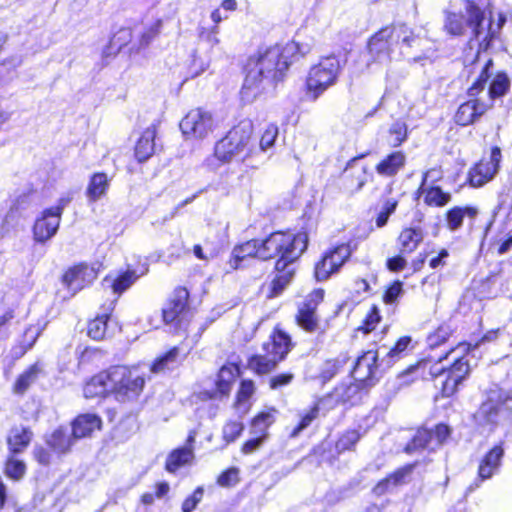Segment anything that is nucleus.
I'll return each instance as SVG.
<instances>
[{"instance_id": "b1692460", "label": "nucleus", "mask_w": 512, "mask_h": 512, "mask_svg": "<svg viewBox=\"0 0 512 512\" xmlns=\"http://www.w3.org/2000/svg\"><path fill=\"white\" fill-rule=\"evenodd\" d=\"M33 432L30 428L19 425L10 429L7 436V444L12 454L23 452L30 444Z\"/></svg>"}, {"instance_id": "a878e982", "label": "nucleus", "mask_w": 512, "mask_h": 512, "mask_svg": "<svg viewBox=\"0 0 512 512\" xmlns=\"http://www.w3.org/2000/svg\"><path fill=\"white\" fill-rule=\"evenodd\" d=\"M156 126L147 127L135 146V156L139 162H145L155 152Z\"/></svg>"}, {"instance_id": "052dcab7", "label": "nucleus", "mask_w": 512, "mask_h": 512, "mask_svg": "<svg viewBox=\"0 0 512 512\" xmlns=\"http://www.w3.org/2000/svg\"><path fill=\"white\" fill-rule=\"evenodd\" d=\"M203 494L204 490L202 487L196 488V490L182 503V512H192L202 500Z\"/></svg>"}, {"instance_id": "e2e57ef3", "label": "nucleus", "mask_w": 512, "mask_h": 512, "mask_svg": "<svg viewBox=\"0 0 512 512\" xmlns=\"http://www.w3.org/2000/svg\"><path fill=\"white\" fill-rule=\"evenodd\" d=\"M274 412L275 410L260 413L258 416L254 418L252 423L253 427L255 429H259L260 431L266 430L267 427L271 425L275 420Z\"/></svg>"}, {"instance_id": "c03bdc74", "label": "nucleus", "mask_w": 512, "mask_h": 512, "mask_svg": "<svg viewBox=\"0 0 512 512\" xmlns=\"http://www.w3.org/2000/svg\"><path fill=\"white\" fill-rule=\"evenodd\" d=\"M425 192V203L430 206L441 207L446 205L451 200V195L444 192L440 187L435 186L429 189L420 190Z\"/></svg>"}, {"instance_id": "6ab92c4d", "label": "nucleus", "mask_w": 512, "mask_h": 512, "mask_svg": "<svg viewBox=\"0 0 512 512\" xmlns=\"http://www.w3.org/2000/svg\"><path fill=\"white\" fill-rule=\"evenodd\" d=\"M493 104H487L479 99H470L462 103L455 114V122L461 126H468L484 115Z\"/></svg>"}, {"instance_id": "cd10ccee", "label": "nucleus", "mask_w": 512, "mask_h": 512, "mask_svg": "<svg viewBox=\"0 0 512 512\" xmlns=\"http://www.w3.org/2000/svg\"><path fill=\"white\" fill-rule=\"evenodd\" d=\"M405 163V154L401 151H395L381 160L375 169L381 176L394 177L404 167Z\"/></svg>"}, {"instance_id": "4c0bfd02", "label": "nucleus", "mask_w": 512, "mask_h": 512, "mask_svg": "<svg viewBox=\"0 0 512 512\" xmlns=\"http://www.w3.org/2000/svg\"><path fill=\"white\" fill-rule=\"evenodd\" d=\"M434 434L427 429L418 430L411 441L407 443L405 452L411 454L421 449H435L434 445Z\"/></svg>"}, {"instance_id": "423d86ee", "label": "nucleus", "mask_w": 512, "mask_h": 512, "mask_svg": "<svg viewBox=\"0 0 512 512\" xmlns=\"http://www.w3.org/2000/svg\"><path fill=\"white\" fill-rule=\"evenodd\" d=\"M253 126L243 121L234 126L225 137L217 142L214 149L215 157L222 163L234 160L243 161L250 152L249 142Z\"/></svg>"}, {"instance_id": "7c9ffc66", "label": "nucleus", "mask_w": 512, "mask_h": 512, "mask_svg": "<svg viewBox=\"0 0 512 512\" xmlns=\"http://www.w3.org/2000/svg\"><path fill=\"white\" fill-rule=\"evenodd\" d=\"M218 34L219 26H213L211 28L200 27L198 31L199 42L195 52L209 55L212 50L220 43Z\"/></svg>"}, {"instance_id": "3c124183", "label": "nucleus", "mask_w": 512, "mask_h": 512, "mask_svg": "<svg viewBox=\"0 0 512 512\" xmlns=\"http://www.w3.org/2000/svg\"><path fill=\"white\" fill-rule=\"evenodd\" d=\"M407 138V125L405 122L396 121L389 128V144L392 147L400 146Z\"/></svg>"}, {"instance_id": "37998d69", "label": "nucleus", "mask_w": 512, "mask_h": 512, "mask_svg": "<svg viewBox=\"0 0 512 512\" xmlns=\"http://www.w3.org/2000/svg\"><path fill=\"white\" fill-rule=\"evenodd\" d=\"M350 255V246L347 244H342L325 253L324 257H329V265L333 267L337 272L343 263L350 257Z\"/></svg>"}, {"instance_id": "79ce46f5", "label": "nucleus", "mask_w": 512, "mask_h": 512, "mask_svg": "<svg viewBox=\"0 0 512 512\" xmlns=\"http://www.w3.org/2000/svg\"><path fill=\"white\" fill-rule=\"evenodd\" d=\"M492 67L493 61L492 59H489L483 66L478 78L468 88L467 94L469 97H476L485 89L487 81L492 75V72L490 71Z\"/></svg>"}, {"instance_id": "e433bc0d", "label": "nucleus", "mask_w": 512, "mask_h": 512, "mask_svg": "<svg viewBox=\"0 0 512 512\" xmlns=\"http://www.w3.org/2000/svg\"><path fill=\"white\" fill-rule=\"evenodd\" d=\"M30 205L31 201L29 195H19L12 201L9 210L3 219V223L9 225L16 222L20 217L24 215Z\"/></svg>"}, {"instance_id": "ddd939ff", "label": "nucleus", "mask_w": 512, "mask_h": 512, "mask_svg": "<svg viewBox=\"0 0 512 512\" xmlns=\"http://www.w3.org/2000/svg\"><path fill=\"white\" fill-rule=\"evenodd\" d=\"M378 355V351L369 350L357 358L351 372L356 382L373 385L381 377Z\"/></svg>"}, {"instance_id": "7ed1b4c3", "label": "nucleus", "mask_w": 512, "mask_h": 512, "mask_svg": "<svg viewBox=\"0 0 512 512\" xmlns=\"http://www.w3.org/2000/svg\"><path fill=\"white\" fill-rule=\"evenodd\" d=\"M484 400L474 414L479 427L494 431L512 421V375L499 383H491L484 391Z\"/></svg>"}, {"instance_id": "9b49d317", "label": "nucleus", "mask_w": 512, "mask_h": 512, "mask_svg": "<svg viewBox=\"0 0 512 512\" xmlns=\"http://www.w3.org/2000/svg\"><path fill=\"white\" fill-rule=\"evenodd\" d=\"M214 127V120L210 112L202 109H194L180 122L182 133L190 138H205Z\"/></svg>"}, {"instance_id": "0e129e2a", "label": "nucleus", "mask_w": 512, "mask_h": 512, "mask_svg": "<svg viewBox=\"0 0 512 512\" xmlns=\"http://www.w3.org/2000/svg\"><path fill=\"white\" fill-rule=\"evenodd\" d=\"M238 482V469L230 468L223 473H221L218 477L217 483L220 486L228 487L236 484Z\"/></svg>"}, {"instance_id": "774afa93", "label": "nucleus", "mask_w": 512, "mask_h": 512, "mask_svg": "<svg viewBox=\"0 0 512 512\" xmlns=\"http://www.w3.org/2000/svg\"><path fill=\"white\" fill-rule=\"evenodd\" d=\"M430 431L434 434V447L442 445L450 435V429L445 424H438Z\"/></svg>"}, {"instance_id": "ea45409f", "label": "nucleus", "mask_w": 512, "mask_h": 512, "mask_svg": "<svg viewBox=\"0 0 512 512\" xmlns=\"http://www.w3.org/2000/svg\"><path fill=\"white\" fill-rule=\"evenodd\" d=\"M109 187L108 177L105 173H95L87 187V196L91 201L99 200L105 195Z\"/></svg>"}, {"instance_id": "4be33fe9", "label": "nucleus", "mask_w": 512, "mask_h": 512, "mask_svg": "<svg viewBox=\"0 0 512 512\" xmlns=\"http://www.w3.org/2000/svg\"><path fill=\"white\" fill-rule=\"evenodd\" d=\"M362 383H341L333 391V397L337 402L354 406L361 402L363 396Z\"/></svg>"}, {"instance_id": "c9c22d12", "label": "nucleus", "mask_w": 512, "mask_h": 512, "mask_svg": "<svg viewBox=\"0 0 512 512\" xmlns=\"http://www.w3.org/2000/svg\"><path fill=\"white\" fill-rule=\"evenodd\" d=\"M477 209L474 207H453L447 211L446 221L447 226L451 231L458 230L463 223V219L465 216L470 218H474L477 215Z\"/></svg>"}, {"instance_id": "a18cd8bd", "label": "nucleus", "mask_w": 512, "mask_h": 512, "mask_svg": "<svg viewBox=\"0 0 512 512\" xmlns=\"http://www.w3.org/2000/svg\"><path fill=\"white\" fill-rule=\"evenodd\" d=\"M347 361L348 358L345 355L326 361L321 370V379L324 382L331 380L347 364Z\"/></svg>"}, {"instance_id": "72a5a7b5", "label": "nucleus", "mask_w": 512, "mask_h": 512, "mask_svg": "<svg viewBox=\"0 0 512 512\" xmlns=\"http://www.w3.org/2000/svg\"><path fill=\"white\" fill-rule=\"evenodd\" d=\"M314 303H303L296 315L297 324L307 332H315L318 327V319L315 315Z\"/></svg>"}, {"instance_id": "bf43d9fd", "label": "nucleus", "mask_w": 512, "mask_h": 512, "mask_svg": "<svg viewBox=\"0 0 512 512\" xmlns=\"http://www.w3.org/2000/svg\"><path fill=\"white\" fill-rule=\"evenodd\" d=\"M277 136L278 127L274 124L268 125L260 139V149L262 151H267L270 149L273 146Z\"/></svg>"}, {"instance_id": "09e8293b", "label": "nucleus", "mask_w": 512, "mask_h": 512, "mask_svg": "<svg viewBox=\"0 0 512 512\" xmlns=\"http://www.w3.org/2000/svg\"><path fill=\"white\" fill-rule=\"evenodd\" d=\"M162 26V20L156 19L151 24L144 27L143 31L139 35L137 49L147 47L151 41L159 34Z\"/></svg>"}, {"instance_id": "f704fd0d", "label": "nucleus", "mask_w": 512, "mask_h": 512, "mask_svg": "<svg viewBox=\"0 0 512 512\" xmlns=\"http://www.w3.org/2000/svg\"><path fill=\"white\" fill-rule=\"evenodd\" d=\"M424 233L421 228H406L398 237L402 253L413 252L423 241Z\"/></svg>"}, {"instance_id": "5fc2aeb1", "label": "nucleus", "mask_w": 512, "mask_h": 512, "mask_svg": "<svg viewBox=\"0 0 512 512\" xmlns=\"http://www.w3.org/2000/svg\"><path fill=\"white\" fill-rule=\"evenodd\" d=\"M412 339L408 336L401 337L393 348H391L387 354L386 357L388 359V364H392L396 360L400 359L405 351L408 349V346L410 345Z\"/></svg>"}, {"instance_id": "c85d7f7f", "label": "nucleus", "mask_w": 512, "mask_h": 512, "mask_svg": "<svg viewBox=\"0 0 512 512\" xmlns=\"http://www.w3.org/2000/svg\"><path fill=\"white\" fill-rule=\"evenodd\" d=\"M101 419L95 414H83L72 423L73 438L80 439L89 436L94 430L100 429Z\"/></svg>"}, {"instance_id": "4d7b16f0", "label": "nucleus", "mask_w": 512, "mask_h": 512, "mask_svg": "<svg viewBox=\"0 0 512 512\" xmlns=\"http://www.w3.org/2000/svg\"><path fill=\"white\" fill-rule=\"evenodd\" d=\"M319 406L314 405L308 412L301 416L299 424L291 432V437L298 436L304 429H306L319 415Z\"/></svg>"}, {"instance_id": "f03ea898", "label": "nucleus", "mask_w": 512, "mask_h": 512, "mask_svg": "<svg viewBox=\"0 0 512 512\" xmlns=\"http://www.w3.org/2000/svg\"><path fill=\"white\" fill-rule=\"evenodd\" d=\"M297 46L293 43L274 45L260 50L256 56L249 58L247 73L241 90L247 100L256 98L269 86L282 81L296 57Z\"/></svg>"}, {"instance_id": "de8ad7c7", "label": "nucleus", "mask_w": 512, "mask_h": 512, "mask_svg": "<svg viewBox=\"0 0 512 512\" xmlns=\"http://www.w3.org/2000/svg\"><path fill=\"white\" fill-rule=\"evenodd\" d=\"M178 356L179 349L174 347L153 364L152 371L158 373L173 369L178 363Z\"/></svg>"}, {"instance_id": "8fccbe9b", "label": "nucleus", "mask_w": 512, "mask_h": 512, "mask_svg": "<svg viewBox=\"0 0 512 512\" xmlns=\"http://www.w3.org/2000/svg\"><path fill=\"white\" fill-rule=\"evenodd\" d=\"M361 434L357 430H348L344 432L336 442L335 448L338 453L352 450L360 440Z\"/></svg>"}, {"instance_id": "2eb2a0df", "label": "nucleus", "mask_w": 512, "mask_h": 512, "mask_svg": "<svg viewBox=\"0 0 512 512\" xmlns=\"http://www.w3.org/2000/svg\"><path fill=\"white\" fill-rule=\"evenodd\" d=\"M497 276L491 275L481 280L474 290L466 291L459 302V308L463 313L470 310H478L481 307L482 298H492L496 295L495 285Z\"/></svg>"}, {"instance_id": "473e14b6", "label": "nucleus", "mask_w": 512, "mask_h": 512, "mask_svg": "<svg viewBox=\"0 0 512 512\" xmlns=\"http://www.w3.org/2000/svg\"><path fill=\"white\" fill-rule=\"evenodd\" d=\"M46 444L57 454L67 453L73 445V439L67 430L60 427L46 436Z\"/></svg>"}, {"instance_id": "bb28decb", "label": "nucleus", "mask_w": 512, "mask_h": 512, "mask_svg": "<svg viewBox=\"0 0 512 512\" xmlns=\"http://www.w3.org/2000/svg\"><path fill=\"white\" fill-rule=\"evenodd\" d=\"M114 302L115 301H111L107 306H104L103 312L88 323L87 335L93 340L99 341L105 338L107 322L110 314L114 310Z\"/></svg>"}, {"instance_id": "393cba45", "label": "nucleus", "mask_w": 512, "mask_h": 512, "mask_svg": "<svg viewBox=\"0 0 512 512\" xmlns=\"http://www.w3.org/2000/svg\"><path fill=\"white\" fill-rule=\"evenodd\" d=\"M412 472V466H405L397 469L392 474L388 475L386 478L380 480L376 486L373 488V492L377 496H381L395 487L402 485L407 482L410 474Z\"/></svg>"}, {"instance_id": "1a4fd4ad", "label": "nucleus", "mask_w": 512, "mask_h": 512, "mask_svg": "<svg viewBox=\"0 0 512 512\" xmlns=\"http://www.w3.org/2000/svg\"><path fill=\"white\" fill-rule=\"evenodd\" d=\"M388 33L391 32L384 27L369 39L367 52L359 54L354 61L352 71L354 75L359 76L364 73L373 63L387 64L390 62L391 53L395 47Z\"/></svg>"}, {"instance_id": "69168bd1", "label": "nucleus", "mask_w": 512, "mask_h": 512, "mask_svg": "<svg viewBox=\"0 0 512 512\" xmlns=\"http://www.w3.org/2000/svg\"><path fill=\"white\" fill-rule=\"evenodd\" d=\"M14 316V310L11 308L0 314V340L9 336V323Z\"/></svg>"}, {"instance_id": "f3484780", "label": "nucleus", "mask_w": 512, "mask_h": 512, "mask_svg": "<svg viewBox=\"0 0 512 512\" xmlns=\"http://www.w3.org/2000/svg\"><path fill=\"white\" fill-rule=\"evenodd\" d=\"M503 456L504 448L502 443L495 445L485 454V456L480 461L476 479L467 488L468 493L476 490L483 481L490 479L495 473H497L500 468Z\"/></svg>"}, {"instance_id": "dca6fc26", "label": "nucleus", "mask_w": 512, "mask_h": 512, "mask_svg": "<svg viewBox=\"0 0 512 512\" xmlns=\"http://www.w3.org/2000/svg\"><path fill=\"white\" fill-rule=\"evenodd\" d=\"M503 456L504 448L502 443L495 445L485 454V456L480 461L476 479L467 488L468 493L476 490L483 481L490 479L495 473H497L500 468Z\"/></svg>"}, {"instance_id": "aec40b11", "label": "nucleus", "mask_w": 512, "mask_h": 512, "mask_svg": "<svg viewBox=\"0 0 512 512\" xmlns=\"http://www.w3.org/2000/svg\"><path fill=\"white\" fill-rule=\"evenodd\" d=\"M60 221V216L52 212L47 213V209H45L33 225V238L35 242L45 243L50 240L57 233Z\"/></svg>"}, {"instance_id": "4468645a", "label": "nucleus", "mask_w": 512, "mask_h": 512, "mask_svg": "<svg viewBox=\"0 0 512 512\" xmlns=\"http://www.w3.org/2000/svg\"><path fill=\"white\" fill-rule=\"evenodd\" d=\"M502 160L501 149L493 147L489 159L480 160L469 171V181L473 187H481L497 174Z\"/></svg>"}, {"instance_id": "2f4dec72", "label": "nucleus", "mask_w": 512, "mask_h": 512, "mask_svg": "<svg viewBox=\"0 0 512 512\" xmlns=\"http://www.w3.org/2000/svg\"><path fill=\"white\" fill-rule=\"evenodd\" d=\"M137 278L138 276L135 271L128 270L117 277L111 275L106 276L102 284L105 288H111L114 294L120 296L133 285Z\"/></svg>"}, {"instance_id": "603ef678", "label": "nucleus", "mask_w": 512, "mask_h": 512, "mask_svg": "<svg viewBox=\"0 0 512 512\" xmlns=\"http://www.w3.org/2000/svg\"><path fill=\"white\" fill-rule=\"evenodd\" d=\"M25 472L26 465L23 461L15 458L13 455L7 459L5 473L9 478L19 480L24 476Z\"/></svg>"}, {"instance_id": "a211bd4d", "label": "nucleus", "mask_w": 512, "mask_h": 512, "mask_svg": "<svg viewBox=\"0 0 512 512\" xmlns=\"http://www.w3.org/2000/svg\"><path fill=\"white\" fill-rule=\"evenodd\" d=\"M100 265L80 264L69 269L63 276L66 286L76 292L91 284L98 275Z\"/></svg>"}, {"instance_id": "6e6d98bb", "label": "nucleus", "mask_w": 512, "mask_h": 512, "mask_svg": "<svg viewBox=\"0 0 512 512\" xmlns=\"http://www.w3.org/2000/svg\"><path fill=\"white\" fill-rule=\"evenodd\" d=\"M244 430V425L239 421H229L223 427V439L226 444L234 442Z\"/></svg>"}, {"instance_id": "5701e85b", "label": "nucleus", "mask_w": 512, "mask_h": 512, "mask_svg": "<svg viewBox=\"0 0 512 512\" xmlns=\"http://www.w3.org/2000/svg\"><path fill=\"white\" fill-rule=\"evenodd\" d=\"M108 393H112L110 369L93 376L83 389L86 398L104 397Z\"/></svg>"}, {"instance_id": "a19ab883", "label": "nucleus", "mask_w": 512, "mask_h": 512, "mask_svg": "<svg viewBox=\"0 0 512 512\" xmlns=\"http://www.w3.org/2000/svg\"><path fill=\"white\" fill-rule=\"evenodd\" d=\"M38 364L31 365L27 370L20 374L14 383L13 391L16 394H24L28 388L37 380L40 374Z\"/></svg>"}, {"instance_id": "0eeeda50", "label": "nucleus", "mask_w": 512, "mask_h": 512, "mask_svg": "<svg viewBox=\"0 0 512 512\" xmlns=\"http://www.w3.org/2000/svg\"><path fill=\"white\" fill-rule=\"evenodd\" d=\"M262 349L264 354L253 355L248 361V367L259 375L271 372L284 359L290 349V338L278 331L263 343Z\"/></svg>"}, {"instance_id": "20e7f679", "label": "nucleus", "mask_w": 512, "mask_h": 512, "mask_svg": "<svg viewBox=\"0 0 512 512\" xmlns=\"http://www.w3.org/2000/svg\"><path fill=\"white\" fill-rule=\"evenodd\" d=\"M470 367L465 357L453 359V363L446 368L440 363L430 364L427 360H422L415 365H411L402 376L415 374L416 377L426 378L429 374L435 381V385H441V392L444 397L452 396L461 382L468 376Z\"/></svg>"}, {"instance_id": "58836bf2", "label": "nucleus", "mask_w": 512, "mask_h": 512, "mask_svg": "<svg viewBox=\"0 0 512 512\" xmlns=\"http://www.w3.org/2000/svg\"><path fill=\"white\" fill-rule=\"evenodd\" d=\"M510 90V78L505 72H498L490 82L488 95L491 101L504 97Z\"/></svg>"}, {"instance_id": "39448f33", "label": "nucleus", "mask_w": 512, "mask_h": 512, "mask_svg": "<svg viewBox=\"0 0 512 512\" xmlns=\"http://www.w3.org/2000/svg\"><path fill=\"white\" fill-rule=\"evenodd\" d=\"M464 13L444 12V30L452 36H461L469 28L473 37L477 40L486 41L493 37L491 23L486 30L484 27V11L472 0H465Z\"/></svg>"}, {"instance_id": "f8f14e48", "label": "nucleus", "mask_w": 512, "mask_h": 512, "mask_svg": "<svg viewBox=\"0 0 512 512\" xmlns=\"http://www.w3.org/2000/svg\"><path fill=\"white\" fill-rule=\"evenodd\" d=\"M188 298L189 292L187 289L178 287L173 291L162 309L164 322L173 325L176 330L181 329L185 321Z\"/></svg>"}, {"instance_id": "680f3d73", "label": "nucleus", "mask_w": 512, "mask_h": 512, "mask_svg": "<svg viewBox=\"0 0 512 512\" xmlns=\"http://www.w3.org/2000/svg\"><path fill=\"white\" fill-rule=\"evenodd\" d=\"M396 207H397V201H395V200H387L385 202L382 210L380 211V213L377 216L376 225L378 227H383L384 225H386V223H387V221L389 219V216L392 213H394Z\"/></svg>"}, {"instance_id": "338daca9", "label": "nucleus", "mask_w": 512, "mask_h": 512, "mask_svg": "<svg viewBox=\"0 0 512 512\" xmlns=\"http://www.w3.org/2000/svg\"><path fill=\"white\" fill-rule=\"evenodd\" d=\"M34 459L43 466H48L52 461V454L48 448L43 446H35L33 449Z\"/></svg>"}, {"instance_id": "f257e3e1", "label": "nucleus", "mask_w": 512, "mask_h": 512, "mask_svg": "<svg viewBox=\"0 0 512 512\" xmlns=\"http://www.w3.org/2000/svg\"><path fill=\"white\" fill-rule=\"evenodd\" d=\"M307 245L308 235L305 232L297 234L274 232L262 241L252 239L234 247L229 265L236 270L247 258L255 257L268 260L278 257L275 263L277 276L270 284V294L268 295L270 298L277 297L291 282L296 270L295 263L306 250Z\"/></svg>"}, {"instance_id": "49530a36", "label": "nucleus", "mask_w": 512, "mask_h": 512, "mask_svg": "<svg viewBox=\"0 0 512 512\" xmlns=\"http://www.w3.org/2000/svg\"><path fill=\"white\" fill-rule=\"evenodd\" d=\"M238 368L234 365L223 366L218 373L217 388L222 394H227L230 390L231 383L234 381Z\"/></svg>"}, {"instance_id": "9d476101", "label": "nucleus", "mask_w": 512, "mask_h": 512, "mask_svg": "<svg viewBox=\"0 0 512 512\" xmlns=\"http://www.w3.org/2000/svg\"><path fill=\"white\" fill-rule=\"evenodd\" d=\"M340 69V60L334 55L322 58L311 67L307 78V88L314 93V98H317L328 87L335 84Z\"/></svg>"}, {"instance_id": "864d4df0", "label": "nucleus", "mask_w": 512, "mask_h": 512, "mask_svg": "<svg viewBox=\"0 0 512 512\" xmlns=\"http://www.w3.org/2000/svg\"><path fill=\"white\" fill-rule=\"evenodd\" d=\"M210 64V55H204L196 53L194 51L192 55V62L189 66V75L191 78H195L202 74Z\"/></svg>"}, {"instance_id": "6e6552de", "label": "nucleus", "mask_w": 512, "mask_h": 512, "mask_svg": "<svg viewBox=\"0 0 512 512\" xmlns=\"http://www.w3.org/2000/svg\"><path fill=\"white\" fill-rule=\"evenodd\" d=\"M110 369V384L112 394L120 402L136 400L145 385L144 377L137 369L116 365Z\"/></svg>"}, {"instance_id": "412c9836", "label": "nucleus", "mask_w": 512, "mask_h": 512, "mask_svg": "<svg viewBox=\"0 0 512 512\" xmlns=\"http://www.w3.org/2000/svg\"><path fill=\"white\" fill-rule=\"evenodd\" d=\"M196 432L190 431L184 447L174 449L166 459V470L174 473L184 465L190 464L194 458L193 444L195 443Z\"/></svg>"}, {"instance_id": "c756f323", "label": "nucleus", "mask_w": 512, "mask_h": 512, "mask_svg": "<svg viewBox=\"0 0 512 512\" xmlns=\"http://www.w3.org/2000/svg\"><path fill=\"white\" fill-rule=\"evenodd\" d=\"M385 29L391 32L388 33V36L390 37L394 47H411L413 43L418 40L413 31L406 24L397 23L387 26Z\"/></svg>"}, {"instance_id": "13d9d810", "label": "nucleus", "mask_w": 512, "mask_h": 512, "mask_svg": "<svg viewBox=\"0 0 512 512\" xmlns=\"http://www.w3.org/2000/svg\"><path fill=\"white\" fill-rule=\"evenodd\" d=\"M329 257H324L316 263L314 269V275L317 281H325L327 280L332 273H335L333 267L329 265Z\"/></svg>"}]
</instances>
